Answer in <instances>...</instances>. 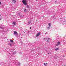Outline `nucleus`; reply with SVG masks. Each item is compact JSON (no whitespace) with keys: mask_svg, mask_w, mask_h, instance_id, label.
<instances>
[{"mask_svg":"<svg viewBox=\"0 0 66 66\" xmlns=\"http://www.w3.org/2000/svg\"><path fill=\"white\" fill-rule=\"evenodd\" d=\"M22 2L23 4H24L25 5H26L27 4V2H28V1L23 0L22 1Z\"/></svg>","mask_w":66,"mask_h":66,"instance_id":"1","label":"nucleus"},{"mask_svg":"<svg viewBox=\"0 0 66 66\" xmlns=\"http://www.w3.org/2000/svg\"><path fill=\"white\" fill-rule=\"evenodd\" d=\"M13 34L15 35L16 37H18V33L16 31H14Z\"/></svg>","mask_w":66,"mask_h":66,"instance_id":"2","label":"nucleus"},{"mask_svg":"<svg viewBox=\"0 0 66 66\" xmlns=\"http://www.w3.org/2000/svg\"><path fill=\"white\" fill-rule=\"evenodd\" d=\"M48 24L49 27H47V28L48 30H49V29H50V27H51V23H49Z\"/></svg>","mask_w":66,"mask_h":66,"instance_id":"3","label":"nucleus"},{"mask_svg":"<svg viewBox=\"0 0 66 66\" xmlns=\"http://www.w3.org/2000/svg\"><path fill=\"white\" fill-rule=\"evenodd\" d=\"M12 53L10 55H13V54H16V52H14V51H12Z\"/></svg>","mask_w":66,"mask_h":66,"instance_id":"4","label":"nucleus"},{"mask_svg":"<svg viewBox=\"0 0 66 66\" xmlns=\"http://www.w3.org/2000/svg\"><path fill=\"white\" fill-rule=\"evenodd\" d=\"M40 35V32H39L36 35V37H38L39 36V35Z\"/></svg>","mask_w":66,"mask_h":66,"instance_id":"5","label":"nucleus"},{"mask_svg":"<svg viewBox=\"0 0 66 66\" xmlns=\"http://www.w3.org/2000/svg\"><path fill=\"white\" fill-rule=\"evenodd\" d=\"M61 22H64L66 21V20L65 19H63L62 20L60 21Z\"/></svg>","mask_w":66,"mask_h":66,"instance_id":"6","label":"nucleus"},{"mask_svg":"<svg viewBox=\"0 0 66 66\" xmlns=\"http://www.w3.org/2000/svg\"><path fill=\"white\" fill-rule=\"evenodd\" d=\"M8 45H9V46H10L11 47H12L13 46V45H12V44L11 43H9L8 44Z\"/></svg>","mask_w":66,"mask_h":66,"instance_id":"7","label":"nucleus"},{"mask_svg":"<svg viewBox=\"0 0 66 66\" xmlns=\"http://www.w3.org/2000/svg\"><path fill=\"white\" fill-rule=\"evenodd\" d=\"M0 28L2 29L3 30V31L4 30V29H5V27H0Z\"/></svg>","mask_w":66,"mask_h":66,"instance_id":"8","label":"nucleus"},{"mask_svg":"<svg viewBox=\"0 0 66 66\" xmlns=\"http://www.w3.org/2000/svg\"><path fill=\"white\" fill-rule=\"evenodd\" d=\"M12 2L14 3H15V2H16V0H12Z\"/></svg>","mask_w":66,"mask_h":66,"instance_id":"9","label":"nucleus"},{"mask_svg":"<svg viewBox=\"0 0 66 66\" xmlns=\"http://www.w3.org/2000/svg\"><path fill=\"white\" fill-rule=\"evenodd\" d=\"M46 39L47 41V43H49V40H50V38H47Z\"/></svg>","mask_w":66,"mask_h":66,"instance_id":"10","label":"nucleus"},{"mask_svg":"<svg viewBox=\"0 0 66 66\" xmlns=\"http://www.w3.org/2000/svg\"><path fill=\"white\" fill-rule=\"evenodd\" d=\"M60 42H57V44H56V46H57L59 45H60Z\"/></svg>","mask_w":66,"mask_h":66,"instance_id":"11","label":"nucleus"},{"mask_svg":"<svg viewBox=\"0 0 66 66\" xmlns=\"http://www.w3.org/2000/svg\"><path fill=\"white\" fill-rule=\"evenodd\" d=\"M55 50L56 51H57V50H59V48H55Z\"/></svg>","mask_w":66,"mask_h":66,"instance_id":"12","label":"nucleus"},{"mask_svg":"<svg viewBox=\"0 0 66 66\" xmlns=\"http://www.w3.org/2000/svg\"><path fill=\"white\" fill-rule=\"evenodd\" d=\"M10 42H11V43L14 42V41H13V40H12V39L10 40Z\"/></svg>","mask_w":66,"mask_h":66,"instance_id":"13","label":"nucleus"},{"mask_svg":"<svg viewBox=\"0 0 66 66\" xmlns=\"http://www.w3.org/2000/svg\"><path fill=\"white\" fill-rule=\"evenodd\" d=\"M18 64L19 65V66H20V63H19V62H18Z\"/></svg>","mask_w":66,"mask_h":66,"instance_id":"14","label":"nucleus"},{"mask_svg":"<svg viewBox=\"0 0 66 66\" xmlns=\"http://www.w3.org/2000/svg\"><path fill=\"white\" fill-rule=\"evenodd\" d=\"M13 24L14 25V26H15L16 25V23L14 22H13Z\"/></svg>","mask_w":66,"mask_h":66,"instance_id":"15","label":"nucleus"},{"mask_svg":"<svg viewBox=\"0 0 66 66\" xmlns=\"http://www.w3.org/2000/svg\"><path fill=\"white\" fill-rule=\"evenodd\" d=\"M29 8V5H27V8Z\"/></svg>","mask_w":66,"mask_h":66,"instance_id":"16","label":"nucleus"},{"mask_svg":"<svg viewBox=\"0 0 66 66\" xmlns=\"http://www.w3.org/2000/svg\"><path fill=\"white\" fill-rule=\"evenodd\" d=\"M24 12H26L27 11V10H26V9H25L24 10Z\"/></svg>","mask_w":66,"mask_h":66,"instance_id":"17","label":"nucleus"},{"mask_svg":"<svg viewBox=\"0 0 66 66\" xmlns=\"http://www.w3.org/2000/svg\"><path fill=\"white\" fill-rule=\"evenodd\" d=\"M44 65H45V66H46V63H44Z\"/></svg>","mask_w":66,"mask_h":66,"instance_id":"18","label":"nucleus"},{"mask_svg":"<svg viewBox=\"0 0 66 66\" xmlns=\"http://www.w3.org/2000/svg\"><path fill=\"white\" fill-rule=\"evenodd\" d=\"M28 23H29V24H30V23H31V22H29Z\"/></svg>","mask_w":66,"mask_h":66,"instance_id":"19","label":"nucleus"},{"mask_svg":"<svg viewBox=\"0 0 66 66\" xmlns=\"http://www.w3.org/2000/svg\"><path fill=\"white\" fill-rule=\"evenodd\" d=\"M20 54H21V52H20Z\"/></svg>","mask_w":66,"mask_h":66,"instance_id":"20","label":"nucleus"},{"mask_svg":"<svg viewBox=\"0 0 66 66\" xmlns=\"http://www.w3.org/2000/svg\"><path fill=\"white\" fill-rule=\"evenodd\" d=\"M1 4V2H0V5Z\"/></svg>","mask_w":66,"mask_h":66,"instance_id":"21","label":"nucleus"},{"mask_svg":"<svg viewBox=\"0 0 66 66\" xmlns=\"http://www.w3.org/2000/svg\"><path fill=\"white\" fill-rule=\"evenodd\" d=\"M1 20V18L0 17V20Z\"/></svg>","mask_w":66,"mask_h":66,"instance_id":"22","label":"nucleus"},{"mask_svg":"<svg viewBox=\"0 0 66 66\" xmlns=\"http://www.w3.org/2000/svg\"><path fill=\"white\" fill-rule=\"evenodd\" d=\"M54 20H55V18H54Z\"/></svg>","mask_w":66,"mask_h":66,"instance_id":"23","label":"nucleus"},{"mask_svg":"<svg viewBox=\"0 0 66 66\" xmlns=\"http://www.w3.org/2000/svg\"><path fill=\"white\" fill-rule=\"evenodd\" d=\"M54 17H55L54 16H53V18H54Z\"/></svg>","mask_w":66,"mask_h":66,"instance_id":"24","label":"nucleus"},{"mask_svg":"<svg viewBox=\"0 0 66 66\" xmlns=\"http://www.w3.org/2000/svg\"><path fill=\"white\" fill-rule=\"evenodd\" d=\"M48 54H49V53H48Z\"/></svg>","mask_w":66,"mask_h":66,"instance_id":"25","label":"nucleus"},{"mask_svg":"<svg viewBox=\"0 0 66 66\" xmlns=\"http://www.w3.org/2000/svg\"><path fill=\"white\" fill-rule=\"evenodd\" d=\"M13 63H16V62H13Z\"/></svg>","mask_w":66,"mask_h":66,"instance_id":"26","label":"nucleus"},{"mask_svg":"<svg viewBox=\"0 0 66 66\" xmlns=\"http://www.w3.org/2000/svg\"><path fill=\"white\" fill-rule=\"evenodd\" d=\"M46 65H47V63H46Z\"/></svg>","mask_w":66,"mask_h":66,"instance_id":"27","label":"nucleus"},{"mask_svg":"<svg viewBox=\"0 0 66 66\" xmlns=\"http://www.w3.org/2000/svg\"><path fill=\"white\" fill-rule=\"evenodd\" d=\"M30 29H31V27H30Z\"/></svg>","mask_w":66,"mask_h":66,"instance_id":"28","label":"nucleus"},{"mask_svg":"<svg viewBox=\"0 0 66 66\" xmlns=\"http://www.w3.org/2000/svg\"><path fill=\"white\" fill-rule=\"evenodd\" d=\"M44 39H46V38H44Z\"/></svg>","mask_w":66,"mask_h":66,"instance_id":"29","label":"nucleus"},{"mask_svg":"<svg viewBox=\"0 0 66 66\" xmlns=\"http://www.w3.org/2000/svg\"><path fill=\"white\" fill-rule=\"evenodd\" d=\"M21 34L20 33V35Z\"/></svg>","mask_w":66,"mask_h":66,"instance_id":"30","label":"nucleus"},{"mask_svg":"<svg viewBox=\"0 0 66 66\" xmlns=\"http://www.w3.org/2000/svg\"><path fill=\"white\" fill-rule=\"evenodd\" d=\"M21 38H22V37H21Z\"/></svg>","mask_w":66,"mask_h":66,"instance_id":"31","label":"nucleus"},{"mask_svg":"<svg viewBox=\"0 0 66 66\" xmlns=\"http://www.w3.org/2000/svg\"><path fill=\"white\" fill-rule=\"evenodd\" d=\"M36 1H37V0H36Z\"/></svg>","mask_w":66,"mask_h":66,"instance_id":"32","label":"nucleus"},{"mask_svg":"<svg viewBox=\"0 0 66 66\" xmlns=\"http://www.w3.org/2000/svg\"><path fill=\"white\" fill-rule=\"evenodd\" d=\"M19 14V15H20V14Z\"/></svg>","mask_w":66,"mask_h":66,"instance_id":"33","label":"nucleus"},{"mask_svg":"<svg viewBox=\"0 0 66 66\" xmlns=\"http://www.w3.org/2000/svg\"><path fill=\"white\" fill-rule=\"evenodd\" d=\"M51 28H52V27H51Z\"/></svg>","mask_w":66,"mask_h":66,"instance_id":"34","label":"nucleus"},{"mask_svg":"<svg viewBox=\"0 0 66 66\" xmlns=\"http://www.w3.org/2000/svg\"><path fill=\"white\" fill-rule=\"evenodd\" d=\"M28 32H29V31Z\"/></svg>","mask_w":66,"mask_h":66,"instance_id":"35","label":"nucleus"},{"mask_svg":"<svg viewBox=\"0 0 66 66\" xmlns=\"http://www.w3.org/2000/svg\"><path fill=\"white\" fill-rule=\"evenodd\" d=\"M46 34V33H45V34Z\"/></svg>","mask_w":66,"mask_h":66,"instance_id":"36","label":"nucleus"},{"mask_svg":"<svg viewBox=\"0 0 66 66\" xmlns=\"http://www.w3.org/2000/svg\"><path fill=\"white\" fill-rule=\"evenodd\" d=\"M46 34V33H45V34Z\"/></svg>","mask_w":66,"mask_h":66,"instance_id":"37","label":"nucleus"}]
</instances>
